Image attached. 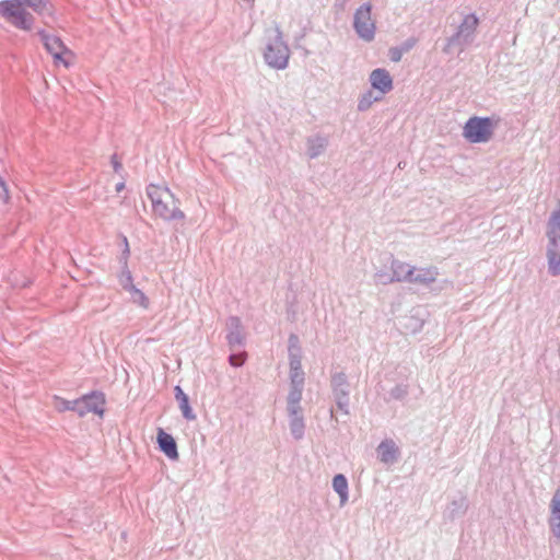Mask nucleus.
<instances>
[{"mask_svg": "<svg viewBox=\"0 0 560 560\" xmlns=\"http://www.w3.org/2000/svg\"><path fill=\"white\" fill-rule=\"evenodd\" d=\"M110 161H112V164H113L114 171H115L116 173H118V172L121 170L122 165H121V163L118 161V159H117V154H113V155H112Z\"/></svg>", "mask_w": 560, "mask_h": 560, "instance_id": "obj_34", "label": "nucleus"}, {"mask_svg": "<svg viewBox=\"0 0 560 560\" xmlns=\"http://www.w3.org/2000/svg\"><path fill=\"white\" fill-rule=\"evenodd\" d=\"M122 250L126 248H129L128 240L126 236L122 235Z\"/></svg>", "mask_w": 560, "mask_h": 560, "instance_id": "obj_38", "label": "nucleus"}, {"mask_svg": "<svg viewBox=\"0 0 560 560\" xmlns=\"http://www.w3.org/2000/svg\"><path fill=\"white\" fill-rule=\"evenodd\" d=\"M377 456L382 463L393 464L399 457V448L393 440L386 439L378 444Z\"/></svg>", "mask_w": 560, "mask_h": 560, "instance_id": "obj_16", "label": "nucleus"}, {"mask_svg": "<svg viewBox=\"0 0 560 560\" xmlns=\"http://www.w3.org/2000/svg\"><path fill=\"white\" fill-rule=\"evenodd\" d=\"M479 18L475 13L465 14L455 32L446 38L444 54H452L456 48L458 54L465 51L476 39Z\"/></svg>", "mask_w": 560, "mask_h": 560, "instance_id": "obj_2", "label": "nucleus"}, {"mask_svg": "<svg viewBox=\"0 0 560 560\" xmlns=\"http://www.w3.org/2000/svg\"><path fill=\"white\" fill-rule=\"evenodd\" d=\"M288 343H289V346H288L289 355H292V354L302 355L300 340L296 335L291 334L289 336Z\"/></svg>", "mask_w": 560, "mask_h": 560, "instance_id": "obj_27", "label": "nucleus"}, {"mask_svg": "<svg viewBox=\"0 0 560 560\" xmlns=\"http://www.w3.org/2000/svg\"><path fill=\"white\" fill-rule=\"evenodd\" d=\"M38 35L46 48V50L54 58L55 63H62L68 68L71 62L65 58L66 55L72 57L71 50L63 44V42L56 35L47 34L45 31H39Z\"/></svg>", "mask_w": 560, "mask_h": 560, "instance_id": "obj_10", "label": "nucleus"}, {"mask_svg": "<svg viewBox=\"0 0 560 560\" xmlns=\"http://www.w3.org/2000/svg\"><path fill=\"white\" fill-rule=\"evenodd\" d=\"M415 44H416V39L415 38H409L406 42H404V44L400 47L406 52V51L410 50L415 46Z\"/></svg>", "mask_w": 560, "mask_h": 560, "instance_id": "obj_35", "label": "nucleus"}, {"mask_svg": "<svg viewBox=\"0 0 560 560\" xmlns=\"http://www.w3.org/2000/svg\"><path fill=\"white\" fill-rule=\"evenodd\" d=\"M129 255H130V249L126 248L122 250L121 256L119 257V264L121 266V271L118 276V280L125 291L135 287L131 271L128 268Z\"/></svg>", "mask_w": 560, "mask_h": 560, "instance_id": "obj_21", "label": "nucleus"}, {"mask_svg": "<svg viewBox=\"0 0 560 560\" xmlns=\"http://www.w3.org/2000/svg\"><path fill=\"white\" fill-rule=\"evenodd\" d=\"M404 52L405 51L401 47H392L389 49V59L393 62H398L401 60Z\"/></svg>", "mask_w": 560, "mask_h": 560, "instance_id": "obj_32", "label": "nucleus"}, {"mask_svg": "<svg viewBox=\"0 0 560 560\" xmlns=\"http://www.w3.org/2000/svg\"><path fill=\"white\" fill-rule=\"evenodd\" d=\"M468 510V499L466 495L459 494L453 499L444 510L443 516L445 520L453 522L466 514Z\"/></svg>", "mask_w": 560, "mask_h": 560, "instance_id": "obj_15", "label": "nucleus"}, {"mask_svg": "<svg viewBox=\"0 0 560 560\" xmlns=\"http://www.w3.org/2000/svg\"><path fill=\"white\" fill-rule=\"evenodd\" d=\"M372 88L381 93L380 96L393 90V78L389 72L384 68L374 69L369 77Z\"/></svg>", "mask_w": 560, "mask_h": 560, "instance_id": "obj_13", "label": "nucleus"}, {"mask_svg": "<svg viewBox=\"0 0 560 560\" xmlns=\"http://www.w3.org/2000/svg\"><path fill=\"white\" fill-rule=\"evenodd\" d=\"M287 411L291 435L295 441H300L305 435V420L301 400L287 399Z\"/></svg>", "mask_w": 560, "mask_h": 560, "instance_id": "obj_11", "label": "nucleus"}, {"mask_svg": "<svg viewBox=\"0 0 560 560\" xmlns=\"http://www.w3.org/2000/svg\"><path fill=\"white\" fill-rule=\"evenodd\" d=\"M439 270L436 267L429 268H416L413 267V273L410 277V283L429 285L436 280Z\"/></svg>", "mask_w": 560, "mask_h": 560, "instance_id": "obj_19", "label": "nucleus"}, {"mask_svg": "<svg viewBox=\"0 0 560 560\" xmlns=\"http://www.w3.org/2000/svg\"><path fill=\"white\" fill-rule=\"evenodd\" d=\"M546 236L548 272L552 277L560 276V200L547 221Z\"/></svg>", "mask_w": 560, "mask_h": 560, "instance_id": "obj_3", "label": "nucleus"}, {"mask_svg": "<svg viewBox=\"0 0 560 560\" xmlns=\"http://www.w3.org/2000/svg\"><path fill=\"white\" fill-rule=\"evenodd\" d=\"M497 122L491 117H470L464 125L463 136L470 143H486L491 140Z\"/></svg>", "mask_w": 560, "mask_h": 560, "instance_id": "obj_6", "label": "nucleus"}, {"mask_svg": "<svg viewBox=\"0 0 560 560\" xmlns=\"http://www.w3.org/2000/svg\"><path fill=\"white\" fill-rule=\"evenodd\" d=\"M382 98V96H373L372 91H368L363 93L358 101V110L365 112L368 110L374 102H377Z\"/></svg>", "mask_w": 560, "mask_h": 560, "instance_id": "obj_25", "label": "nucleus"}, {"mask_svg": "<svg viewBox=\"0 0 560 560\" xmlns=\"http://www.w3.org/2000/svg\"><path fill=\"white\" fill-rule=\"evenodd\" d=\"M307 155L311 160H314L322 155L328 145V138L322 135H315L308 137L306 140Z\"/></svg>", "mask_w": 560, "mask_h": 560, "instance_id": "obj_20", "label": "nucleus"}, {"mask_svg": "<svg viewBox=\"0 0 560 560\" xmlns=\"http://www.w3.org/2000/svg\"><path fill=\"white\" fill-rule=\"evenodd\" d=\"M390 270L393 282H409L413 273V266L398 259L392 258Z\"/></svg>", "mask_w": 560, "mask_h": 560, "instance_id": "obj_17", "label": "nucleus"}, {"mask_svg": "<svg viewBox=\"0 0 560 560\" xmlns=\"http://www.w3.org/2000/svg\"><path fill=\"white\" fill-rule=\"evenodd\" d=\"M305 374L303 369L290 370V390L287 399L302 400Z\"/></svg>", "mask_w": 560, "mask_h": 560, "instance_id": "obj_18", "label": "nucleus"}, {"mask_svg": "<svg viewBox=\"0 0 560 560\" xmlns=\"http://www.w3.org/2000/svg\"><path fill=\"white\" fill-rule=\"evenodd\" d=\"M560 516V487L555 491L550 501V516Z\"/></svg>", "mask_w": 560, "mask_h": 560, "instance_id": "obj_28", "label": "nucleus"}, {"mask_svg": "<svg viewBox=\"0 0 560 560\" xmlns=\"http://www.w3.org/2000/svg\"><path fill=\"white\" fill-rule=\"evenodd\" d=\"M226 341L231 349L242 348L245 345V336L240 317L230 316L226 322Z\"/></svg>", "mask_w": 560, "mask_h": 560, "instance_id": "obj_12", "label": "nucleus"}, {"mask_svg": "<svg viewBox=\"0 0 560 560\" xmlns=\"http://www.w3.org/2000/svg\"><path fill=\"white\" fill-rule=\"evenodd\" d=\"M0 188L1 190L4 192V195L8 197V188H7V185L2 180V178L0 177Z\"/></svg>", "mask_w": 560, "mask_h": 560, "instance_id": "obj_36", "label": "nucleus"}, {"mask_svg": "<svg viewBox=\"0 0 560 560\" xmlns=\"http://www.w3.org/2000/svg\"><path fill=\"white\" fill-rule=\"evenodd\" d=\"M246 361V352L232 353L229 355V363L234 368L242 366Z\"/></svg>", "mask_w": 560, "mask_h": 560, "instance_id": "obj_31", "label": "nucleus"}, {"mask_svg": "<svg viewBox=\"0 0 560 560\" xmlns=\"http://www.w3.org/2000/svg\"><path fill=\"white\" fill-rule=\"evenodd\" d=\"M55 400L56 409L61 412L74 411L80 417H84L90 412L100 416L104 413L105 397L101 392H92L74 400H67L60 397H55Z\"/></svg>", "mask_w": 560, "mask_h": 560, "instance_id": "obj_4", "label": "nucleus"}, {"mask_svg": "<svg viewBox=\"0 0 560 560\" xmlns=\"http://www.w3.org/2000/svg\"><path fill=\"white\" fill-rule=\"evenodd\" d=\"M374 279L376 283L380 284H389L393 283V277L390 272H387L385 270H378L374 275Z\"/></svg>", "mask_w": 560, "mask_h": 560, "instance_id": "obj_30", "label": "nucleus"}, {"mask_svg": "<svg viewBox=\"0 0 560 560\" xmlns=\"http://www.w3.org/2000/svg\"><path fill=\"white\" fill-rule=\"evenodd\" d=\"M275 37L269 39L264 50V60L268 67L275 70L288 68L290 48L283 39V33L279 26L275 28Z\"/></svg>", "mask_w": 560, "mask_h": 560, "instance_id": "obj_5", "label": "nucleus"}, {"mask_svg": "<svg viewBox=\"0 0 560 560\" xmlns=\"http://www.w3.org/2000/svg\"><path fill=\"white\" fill-rule=\"evenodd\" d=\"M147 195L152 203L155 215L164 221L183 220L185 213L179 209V199L167 186L150 184L147 187Z\"/></svg>", "mask_w": 560, "mask_h": 560, "instance_id": "obj_1", "label": "nucleus"}, {"mask_svg": "<svg viewBox=\"0 0 560 560\" xmlns=\"http://www.w3.org/2000/svg\"><path fill=\"white\" fill-rule=\"evenodd\" d=\"M332 489L339 495L340 505H345L349 499L348 480L342 474H337L332 478Z\"/></svg>", "mask_w": 560, "mask_h": 560, "instance_id": "obj_23", "label": "nucleus"}, {"mask_svg": "<svg viewBox=\"0 0 560 560\" xmlns=\"http://www.w3.org/2000/svg\"><path fill=\"white\" fill-rule=\"evenodd\" d=\"M548 524L553 537L560 541V515L549 516Z\"/></svg>", "mask_w": 560, "mask_h": 560, "instance_id": "obj_29", "label": "nucleus"}, {"mask_svg": "<svg viewBox=\"0 0 560 560\" xmlns=\"http://www.w3.org/2000/svg\"><path fill=\"white\" fill-rule=\"evenodd\" d=\"M407 395H408V386L404 385V384H398L389 390L388 399L402 400L407 397Z\"/></svg>", "mask_w": 560, "mask_h": 560, "instance_id": "obj_26", "label": "nucleus"}, {"mask_svg": "<svg viewBox=\"0 0 560 560\" xmlns=\"http://www.w3.org/2000/svg\"><path fill=\"white\" fill-rule=\"evenodd\" d=\"M289 365L290 370H300L302 369V355L292 354L289 355Z\"/></svg>", "mask_w": 560, "mask_h": 560, "instance_id": "obj_33", "label": "nucleus"}, {"mask_svg": "<svg viewBox=\"0 0 560 560\" xmlns=\"http://www.w3.org/2000/svg\"><path fill=\"white\" fill-rule=\"evenodd\" d=\"M156 442L159 450L163 452L170 459L177 460L179 457L175 439L163 429L158 430Z\"/></svg>", "mask_w": 560, "mask_h": 560, "instance_id": "obj_14", "label": "nucleus"}, {"mask_svg": "<svg viewBox=\"0 0 560 560\" xmlns=\"http://www.w3.org/2000/svg\"><path fill=\"white\" fill-rule=\"evenodd\" d=\"M353 30L358 37L365 43H371L375 38L376 23L372 19V4L362 3L353 14Z\"/></svg>", "mask_w": 560, "mask_h": 560, "instance_id": "obj_7", "label": "nucleus"}, {"mask_svg": "<svg viewBox=\"0 0 560 560\" xmlns=\"http://www.w3.org/2000/svg\"><path fill=\"white\" fill-rule=\"evenodd\" d=\"M0 15L23 31L32 30L34 24V16L13 0L0 1Z\"/></svg>", "mask_w": 560, "mask_h": 560, "instance_id": "obj_8", "label": "nucleus"}, {"mask_svg": "<svg viewBox=\"0 0 560 560\" xmlns=\"http://www.w3.org/2000/svg\"><path fill=\"white\" fill-rule=\"evenodd\" d=\"M125 188V182H120L116 185L115 189L117 192H120Z\"/></svg>", "mask_w": 560, "mask_h": 560, "instance_id": "obj_37", "label": "nucleus"}, {"mask_svg": "<svg viewBox=\"0 0 560 560\" xmlns=\"http://www.w3.org/2000/svg\"><path fill=\"white\" fill-rule=\"evenodd\" d=\"M127 292L130 294V299L133 303L140 305L143 308L149 307V299L144 294L143 291L138 289L136 285L127 290Z\"/></svg>", "mask_w": 560, "mask_h": 560, "instance_id": "obj_24", "label": "nucleus"}, {"mask_svg": "<svg viewBox=\"0 0 560 560\" xmlns=\"http://www.w3.org/2000/svg\"><path fill=\"white\" fill-rule=\"evenodd\" d=\"M174 393H175V399L178 402V407L182 411L183 417L188 421L195 420L196 413L192 411V409L189 405V398L184 393V390L182 389V387L179 385L175 386Z\"/></svg>", "mask_w": 560, "mask_h": 560, "instance_id": "obj_22", "label": "nucleus"}, {"mask_svg": "<svg viewBox=\"0 0 560 560\" xmlns=\"http://www.w3.org/2000/svg\"><path fill=\"white\" fill-rule=\"evenodd\" d=\"M330 387L338 409L345 415H348L350 405V384L346 373H332L330 376Z\"/></svg>", "mask_w": 560, "mask_h": 560, "instance_id": "obj_9", "label": "nucleus"}]
</instances>
